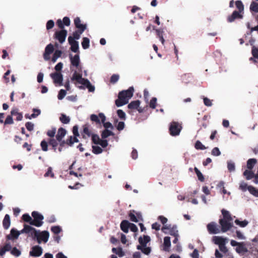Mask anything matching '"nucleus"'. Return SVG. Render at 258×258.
Segmentation results:
<instances>
[{"label":"nucleus","mask_w":258,"mask_h":258,"mask_svg":"<svg viewBox=\"0 0 258 258\" xmlns=\"http://www.w3.org/2000/svg\"><path fill=\"white\" fill-rule=\"evenodd\" d=\"M134 92L133 87H130L127 90L119 92L118 98L115 101L116 106L120 107L128 103L129 99L133 96Z\"/></svg>","instance_id":"f257e3e1"},{"label":"nucleus","mask_w":258,"mask_h":258,"mask_svg":"<svg viewBox=\"0 0 258 258\" xmlns=\"http://www.w3.org/2000/svg\"><path fill=\"white\" fill-rule=\"evenodd\" d=\"M56 128L55 127H51L47 130L46 134L49 137L47 139H44L41 142L40 145H57V142L54 137L56 136Z\"/></svg>","instance_id":"f03ea898"},{"label":"nucleus","mask_w":258,"mask_h":258,"mask_svg":"<svg viewBox=\"0 0 258 258\" xmlns=\"http://www.w3.org/2000/svg\"><path fill=\"white\" fill-rule=\"evenodd\" d=\"M182 129L181 125L177 122L172 121L170 123L169 131L172 136H178Z\"/></svg>","instance_id":"7ed1b4c3"},{"label":"nucleus","mask_w":258,"mask_h":258,"mask_svg":"<svg viewBox=\"0 0 258 258\" xmlns=\"http://www.w3.org/2000/svg\"><path fill=\"white\" fill-rule=\"evenodd\" d=\"M50 76L53 80L54 84L58 85L59 86L62 85L63 76L60 72L51 73Z\"/></svg>","instance_id":"20e7f679"},{"label":"nucleus","mask_w":258,"mask_h":258,"mask_svg":"<svg viewBox=\"0 0 258 258\" xmlns=\"http://www.w3.org/2000/svg\"><path fill=\"white\" fill-rule=\"evenodd\" d=\"M67 35V31L64 29L56 31L54 33V38L57 40L60 43L64 42Z\"/></svg>","instance_id":"39448f33"},{"label":"nucleus","mask_w":258,"mask_h":258,"mask_svg":"<svg viewBox=\"0 0 258 258\" xmlns=\"http://www.w3.org/2000/svg\"><path fill=\"white\" fill-rule=\"evenodd\" d=\"M54 50V46L51 43L48 44L46 46L43 53V58L45 60H50V54L53 52Z\"/></svg>","instance_id":"423d86ee"},{"label":"nucleus","mask_w":258,"mask_h":258,"mask_svg":"<svg viewBox=\"0 0 258 258\" xmlns=\"http://www.w3.org/2000/svg\"><path fill=\"white\" fill-rule=\"evenodd\" d=\"M243 17V14L240 13L237 11H234L232 14L228 17L227 21L231 23L234 21L235 19H241Z\"/></svg>","instance_id":"0eeeda50"},{"label":"nucleus","mask_w":258,"mask_h":258,"mask_svg":"<svg viewBox=\"0 0 258 258\" xmlns=\"http://www.w3.org/2000/svg\"><path fill=\"white\" fill-rule=\"evenodd\" d=\"M68 41L71 45V50L74 52H77L79 50L78 42L74 40V38L71 36L68 37Z\"/></svg>","instance_id":"6e6552de"},{"label":"nucleus","mask_w":258,"mask_h":258,"mask_svg":"<svg viewBox=\"0 0 258 258\" xmlns=\"http://www.w3.org/2000/svg\"><path fill=\"white\" fill-rule=\"evenodd\" d=\"M71 64L79 69L80 72H81V68L79 69L80 66V57L79 54H76L74 56L72 55H70Z\"/></svg>","instance_id":"1a4fd4ad"},{"label":"nucleus","mask_w":258,"mask_h":258,"mask_svg":"<svg viewBox=\"0 0 258 258\" xmlns=\"http://www.w3.org/2000/svg\"><path fill=\"white\" fill-rule=\"evenodd\" d=\"M66 134L67 131L64 128H59L55 136V140H56V142H61L63 137L66 136Z\"/></svg>","instance_id":"9d476101"},{"label":"nucleus","mask_w":258,"mask_h":258,"mask_svg":"<svg viewBox=\"0 0 258 258\" xmlns=\"http://www.w3.org/2000/svg\"><path fill=\"white\" fill-rule=\"evenodd\" d=\"M99 116L101 120V122L103 123L104 127L105 128V130H108V128L113 129V126L110 122H105L106 117L103 113H99Z\"/></svg>","instance_id":"9b49d317"},{"label":"nucleus","mask_w":258,"mask_h":258,"mask_svg":"<svg viewBox=\"0 0 258 258\" xmlns=\"http://www.w3.org/2000/svg\"><path fill=\"white\" fill-rule=\"evenodd\" d=\"M72 81H76L78 83L82 84L84 82L83 80H85L86 79L82 78V75L81 73H78L75 71L71 78Z\"/></svg>","instance_id":"f8f14e48"},{"label":"nucleus","mask_w":258,"mask_h":258,"mask_svg":"<svg viewBox=\"0 0 258 258\" xmlns=\"http://www.w3.org/2000/svg\"><path fill=\"white\" fill-rule=\"evenodd\" d=\"M140 101L139 100L133 101L128 104V108L130 109H138L139 112H142L143 110L139 108Z\"/></svg>","instance_id":"ddd939ff"},{"label":"nucleus","mask_w":258,"mask_h":258,"mask_svg":"<svg viewBox=\"0 0 258 258\" xmlns=\"http://www.w3.org/2000/svg\"><path fill=\"white\" fill-rule=\"evenodd\" d=\"M81 21L79 17H76L74 20V24L78 29H82V31H84L86 29V25L81 23Z\"/></svg>","instance_id":"4468645a"},{"label":"nucleus","mask_w":258,"mask_h":258,"mask_svg":"<svg viewBox=\"0 0 258 258\" xmlns=\"http://www.w3.org/2000/svg\"><path fill=\"white\" fill-rule=\"evenodd\" d=\"M182 83L187 84L192 80V76L190 74H185L181 76Z\"/></svg>","instance_id":"2eb2a0df"},{"label":"nucleus","mask_w":258,"mask_h":258,"mask_svg":"<svg viewBox=\"0 0 258 258\" xmlns=\"http://www.w3.org/2000/svg\"><path fill=\"white\" fill-rule=\"evenodd\" d=\"M83 81L84 82L82 85L85 86L88 89L89 92H93L95 91V87L90 83V81L88 79H86L85 80Z\"/></svg>","instance_id":"dca6fc26"},{"label":"nucleus","mask_w":258,"mask_h":258,"mask_svg":"<svg viewBox=\"0 0 258 258\" xmlns=\"http://www.w3.org/2000/svg\"><path fill=\"white\" fill-rule=\"evenodd\" d=\"M78 142L79 140L77 139V137L74 136H71L67 139L65 143L67 144V145H72L74 143H78Z\"/></svg>","instance_id":"f3484780"},{"label":"nucleus","mask_w":258,"mask_h":258,"mask_svg":"<svg viewBox=\"0 0 258 258\" xmlns=\"http://www.w3.org/2000/svg\"><path fill=\"white\" fill-rule=\"evenodd\" d=\"M235 6L236 8L238 9V12L242 14L244 13V5L241 1H236L235 2Z\"/></svg>","instance_id":"a211bd4d"},{"label":"nucleus","mask_w":258,"mask_h":258,"mask_svg":"<svg viewBox=\"0 0 258 258\" xmlns=\"http://www.w3.org/2000/svg\"><path fill=\"white\" fill-rule=\"evenodd\" d=\"M110 136H114V134L111 131L108 130H104L101 134V138L103 139H105Z\"/></svg>","instance_id":"6ab92c4d"},{"label":"nucleus","mask_w":258,"mask_h":258,"mask_svg":"<svg viewBox=\"0 0 258 258\" xmlns=\"http://www.w3.org/2000/svg\"><path fill=\"white\" fill-rule=\"evenodd\" d=\"M156 34L157 37L159 38L160 40L161 41L162 44H164V39L163 38V33L164 31L163 30L160 29H156Z\"/></svg>","instance_id":"aec40b11"},{"label":"nucleus","mask_w":258,"mask_h":258,"mask_svg":"<svg viewBox=\"0 0 258 258\" xmlns=\"http://www.w3.org/2000/svg\"><path fill=\"white\" fill-rule=\"evenodd\" d=\"M60 121L64 124L69 123L70 121V118L64 114H61L59 117Z\"/></svg>","instance_id":"412c9836"},{"label":"nucleus","mask_w":258,"mask_h":258,"mask_svg":"<svg viewBox=\"0 0 258 258\" xmlns=\"http://www.w3.org/2000/svg\"><path fill=\"white\" fill-rule=\"evenodd\" d=\"M90 40L87 37H84L82 42V47L86 49L89 47Z\"/></svg>","instance_id":"4be33fe9"},{"label":"nucleus","mask_w":258,"mask_h":258,"mask_svg":"<svg viewBox=\"0 0 258 258\" xmlns=\"http://www.w3.org/2000/svg\"><path fill=\"white\" fill-rule=\"evenodd\" d=\"M219 136L218 135V132L216 130L212 132L210 136V139L212 141H218Z\"/></svg>","instance_id":"5701e85b"},{"label":"nucleus","mask_w":258,"mask_h":258,"mask_svg":"<svg viewBox=\"0 0 258 258\" xmlns=\"http://www.w3.org/2000/svg\"><path fill=\"white\" fill-rule=\"evenodd\" d=\"M114 123H117V125H116V127L117 130H118L119 131L122 130L124 128L125 124L124 122H118V120L116 119L114 120Z\"/></svg>","instance_id":"b1692460"},{"label":"nucleus","mask_w":258,"mask_h":258,"mask_svg":"<svg viewBox=\"0 0 258 258\" xmlns=\"http://www.w3.org/2000/svg\"><path fill=\"white\" fill-rule=\"evenodd\" d=\"M250 10L252 12L258 13V3L252 2L250 5Z\"/></svg>","instance_id":"393cba45"},{"label":"nucleus","mask_w":258,"mask_h":258,"mask_svg":"<svg viewBox=\"0 0 258 258\" xmlns=\"http://www.w3.org/2000/svg\"><path fill=\"white\" fill-rule=\"evenodd\" d=\"M92 142L94 144H96V145H98L99 142H100V138H99V136L98 135H96V134H93L92 135Z\"/></svg>","instance_id":"a878e982"},{"label":"nucleus","mask_w":258,"mask_h":258,"mask_svg":"<svg viewBox=\"0 0 258 258\" xmlns=\"http://www.w3.org/2000/svg\"><path fill=\"white\" fill-rule=\"evenodd\" d=\"M117 114L118 116L122 120H125L126 119V115L125 112L121 109H118L117 110Z\"/></svg>","instance_id":"bb28decb"},{"label":"nucleus","mask_w":258,"mask_h":258,"mask_svg":"<svg viewBox=\"0 0 258 258\" xmlns=\"http://www.w3.org/2000/svg\"><path fill=\"white\" fill-rule=\"evenodd\" d=\"M99 118L100 117L99 115L97 116V115L95 114H92L90 116V119L92 121L96 122V124H100L101 123V121Z\"/></svg>","instance_id":"cd10ccee"},{"label":"nucleus","mask_w":258,"mask_h":258,"mask_svg":"<svg viewBox=\"0 0 258 258\" xmlns=\"http://www.w3.org/2000/svg\"><path fill=\"white\" fill-rule=\"evenodd\" d=\"M84 31H82V29H79L77 31H76L74 32L73 34V36H72L73 38H74V40L75 39H79L80 37L81 34Z\"/></svg>","instance_id":"c85d7f7f"},{"label":"nucleus","mask_w":258,"mask_h":258,"mask_svg":"<svg viewBox=\"0 0 258 258\" xmlns=\"http://www.w3.org/2000/svg\"><path fill=\"white\" fill-rule=\"evenodd\" d=\"M119 76L118 74H113L111 76L110 82L112 84L116 83L119 80Z\"/></svg>","instance_id":"c756f323"},{"label":"nucleus","mask_w":258,"mask_h":258,"mask_svg":"<svg viewBox=\"0 0 258 258\" xmlns=\"http://www.w3.org/2000/svg\"><path fill=\"white\" fill-rule=\"evenodd\" d=\"M251 54L253 57L258 59V47L253 46L251 49Z\"/></svg>","instance_id":"7c9ffc66"},{"label":"nucleus","mask_w":258,"mask_h":258,"mask_svg":"<svg viewBox=\"0 0 258 258\" xmlns=\"http://www.w3.org/2000/svg\"><path fill=\"white\" fill-rule=\"evenodd\" d=\"M67 92L63 89H61L58 92L57 98L59 100H62L66 95Z\"/></svg>","instance_id":"2f4dec72"},{"label":"nucleus","mask_w":258,"mask_h":258,"mask_svg":"<svg viewBox=\"0 0 258 258\" xmlns=\"http://www.w3.org/2000/svg\"><path fill=\"white\" fill-rule=\"evenodd\" d=\"M157 98L153 97L150 102V107L153 109H155L156 107Z\"/></svg>","instance_id":"473e14b6"},{"label":"nucleus","mask_w":258,"mask_h":258,"mask_svg":"<svg viewBox=\"0 0 258 258\" xmlns=\"http://www.w3.org/2000/svg\"><path fill=\"white\" fill-rule=\"evenodd\" d=\"M78 129H79V127L77 125H75L73 127L72 132H73L74 136H75L76 137H79L80 136Z\"/></svg>","instance_id":"72a5a7b5"},{"label":"nucleus","mask_w":258,"mask_h":258,"mask_svg":"<svg viewBox=\"0 0 258 258\" xmlns=\"http://www.w3.org/2000/svg\"><path fill=\"white\" fill-rule=\"evenodd\" d=\"M54 26V21L52 20H50L47 21L46 23V29L47 30H50L52 29Z\"/></svg>","instance_id":"f704fd0d"},{"label":"nucleus","mask_w":258,"mask_h":258,"mask_svg":"<svg viewBox=\"0 0 258 258\" xmlns=\"http://www.w3.org/2000/svg\"><path fill=\"white\" fill-rule=\"evenodd\" d=\"M83 134L87 135L88 137L91 136V133L86 125L83 126Z\"/></svg>","instance_id":"c9c22d12"},{"label":"nucleus","mask_w":258,"mask_h":258,"mask_svg":"<svg viewBox=\"0 0 258 258\" xmlns=\"http://www.w3.org/2000/svg\"><path fill=\"white\" fill-rule=\"evenodd\" d=\"M63 63L61 62H58L54 67L56 72H59L62 68Z\"/></svg>","instance_id":"e433bc0d"},{"label":"nucleus","mask_w":258,"mask_h":258,"mask_svg":"<svg viewBox=\"0 0 258 258\" xmlns=\"http://www.w3.org/2000/svg\"><path fill=\"white\" fill-rule=\"evenodd\" d=\"M204 103L207 106H211L212 105L211 100L207 97L204 98Z\"/></svg>","instance_id":"4c0bfd02"},{"label":"nucleus","mask_w":258,"mask_h":258,"mask_svg":"<svg viewBox=\"0 0 258 258\" xmlns=\"http://www.w3.org/2000/svg\"><path fill=\"white\" fill-rule=\"evenodd\" d=\"M62 22H63V24H64V25L67 26H70V18L68 17H64L63 18Z\"/></svg>","instance_id":"58836bf2"},{"label":"nucleus","mask_w":258,"mask_h":258,"mask_svg":"<svg viewBox=\"0 0 258 258\" xmlns=\"http://www.w3.org/2000/svg\"><path fill=\"white\" fill-rule=\"evenodd\" d=\"M41 113V110L39 109L33 108V118L38 116Z\"/></svg>","instance_id":"ea45409f"},{"label":"nucleus","mask_w":258,"mask_h":258,"mask_svg":"<svg viewBox=\"0 0 258 258\" xmlns=\"http://www.w3.org/2000/svg\"><path fill=\"white\" fill-rule=\"evenodd\" d=\"M43 74L42 73H39L37 77V82L39 83H41L43 81Z\"/></svg>","instance_id":"a19ab883"},{"label":"nucleus","mask_w":258,"mask_h":258,"mask_svg":"<svg viewBox=\"0 0 258 258\" xmlns=\"http://www.w3.org/2000/svg\"><path fill=\"white\" fill-rule=\"evenodd\" d=\"M61 54H62V51L61 50H56L54 51V53H53V55L54 56L57 58H58V57L61 56Z\"/></svg>","instance_id":"79ce46f5"},{"label":"nucleus","mask_w":258,"mask_h":258,"mask_svg":"<svg viewBox=\"0 0 258 258\" xmlns=\"http://www.w3.org/2000/svg\"><path fill=\"white\" fill-rule=\"evenodd\" d=\"M56 24L59 28L62 29V30L63 29L64 24H63L62 21L60 19H58L56 21Z\"/></svg>","instance_id":"37998d69"},{"label":"nucleus","mask_w":258,"mask_h":258,"mask_svg":"<svg viewBox=\"0 0 258 258\" xmlns=\"http://www.w3.org/2000/svg\"><path fill=\"white\" fill-rule=\"evenodd\" d=\"M99 145H108V141L105 139H100L98 144Z\"/></svg>","instance_id":"c03bdc74"},{"label":"nucleus","mask_w":258,"mask_h":258,"mask_svg":"<svg viewBox=\"0 0 258 258\" xmlns=\"http://www.w3.org/2000/svg\"><path fill=\"white\" fill-rule=\"evenodd\" d=\"M67 99L69 100V101H76V100H77V96H74V95H71V96H68L67 98Z\"/></svg>","instance_id":"a18cd8bd"},{"label":"nucleus","mask_w":258,"mask_h":258,"mask_svg":"<svg viewBox=\"0 0 258 258\" xmlns=\"http://www.w3.org/2000/svg\"><path fill=\"white\" fill-rule=\"evenodd\" d=\"M222 125L224 127H228L229 126V121L226 119H224L222 121Z\"/></svg>","instance_id":"49530a36"},{"label":"nucleus","mask_w":258,"mask_h":258,"mask_svg":"<svg viewBox=\"0 0 258 258\" xmlns=\"http://www.w3.org/2000/svg\"><path fill=\"white\" fill-rule=\"evenodd\" d=\"M48 91V88L45 86H41V92L42 94L45 93Z\"/></svg>","instance_id":"de8ad7c7"},{"label":"nucleus","mask_w":258,"mask_h":258,"mask_svg":"<svg viewBox=\"0 0 258 258\" xmlns=\"http://www.w3.org/2000/svg\"><path fill=\"white\" fill-rule=\"evenodd\" d=\"M139 10H140V8H139L137 6H133V7L132 8V9L131 10V12L132 13H135L137 11Z\"/></svg>","instance_id":"09e8293b"},{"label":"nucleus","mask_w":258,"mask_h":258,"mask_svg":"<svg viewBox=\"0 0 258 258\" xmlns=\"http://www.w3.org/2000/svg\"><path fill=\"white\" fill-rule=\"evenodd\" d=\"M64 87L67 90H69L70 89V81L68 80L64 84Z\"/></svg>","instance_id":"8fccbe9b"},{"label":"nucleus","mask_w":258,"mask_h":258,"mask_svg":"<svg viewBox=\"0 0 258 258\" xmlns=\"http://www.w3.org/2000/svg\"><path fill=\"white\" fill-rule=\"evenodd\" d=\"M155 23H156L158 25L160 24V22L159 21V17L158 16H156L155 17Z\"/></svg>","instance_id":"3c124183"},{"label":"nucleus","mask_w":258,"mask_h":258,"mask_svg":"<svg viewBox=\"0 0 258 258\" xmlns=\"http://www.w3.org/2000/svg\"><path fill=\"white\" fill-rule=\"evenodd\" d=\"M100 43L101 45H104L106 44V40L104 38H101L100 40Z\"/></svg>","instance_id":"603ef678"},{"label":"nucleus","mask_w":258,"mask_h":258,"mask_svg":"<svg viewBox=\"0 0 258 258\" xmlns=\"http://www.w3.org/2000/svg\"><path fill=\"white\" fill-rule=\"evenodd\" d=\"M157 1L156 0H153L151 3V5L153 7H155L157 6Z\"/></svg>","instance_id":"864d4df0"},{"label":"nucleus","mask_w":258,"mask_h":258,"mask_svg":"<svg viewBox=\"0 0 258 258\" xmlns=\"http://www.w3.org/2000/svg\"><path fill=\"white\" fill-rule=\"evenodd\" d=\"M144 96L145 98H147V97L149 96V92L147 90H144Z\"/></svg>","instance_id":"5fc2aeb1"},{"label":"nucleus","mask_w":258,"mask_h":258,"mask_svg":"<svg viewBox=\"0 0 258 258\" xmlns=\"http://www.w3.org/2000/svg\"><path fill=\"white\" fill-rule=\"evenodd\" d=\"M234 1L231 0L229 3V7L233 8V7Z\"/></svg>","instance_id":"6e6d98bb"},{"label":"nucleus","mask_w":258,"mask_h":258,"mask_svg":"<svg viewBox=\"0 0 258 258\" xmlns=\"http://www.w3.org/2000/svg\"><path fill=\"white\" fill-rule=\"evenodd\" d=\"M183 101L185 103L189 102L191 101V99L190 98H187L184 99Z\"/></svg>","instance_id":"4d7b16f0"},{"label":"nucleus","mask_w":258,"mask_h":258,"mask_svg":"<svg viewBox=\"0 0 258 258\" xmlns=\"http://www.w3.org/2000/svg\"><path fill=\"white\" fill-rule=\"evenodd\" d=\"M57 58L55 57L54 56H52V57L51 58V61L54 63L55 62H56V60H57Z\"/></svg>","instance_id":"13d9d810"},{"label":"nucleus","mask_w":258,"mask_h":258,"mask_svg":"<svg viewBox=\"0 0 258 258\" xmlns=\"http://www.w3.org/2000/svg\"><path fill=\"white\" fill-rule=\"evenodd\" d=\"M174 53H175L176 56H177L178 50L175 45H174Z\"/></svg>","instance_id":"bf43d9fd"},{"label":"nucleus","mask_w":258,"mask_h":258,"mask_svg":"<svg viewBox=\"0 0 258 258\" xmlns=\"http://www.w3.org/2000/svg\"><path fill=\"white\" fill-rule=\"evenodd\" d=\"M153 48L154 49V50L156 51V52H157V50H158V47L155 45V44H154L153 45Z\"/></svg>","instance_id":"052dcab7"},{"label":"nucleus","mask_w":258,"mask_h":258,"mask_svg":"<svg viewBox=\"0 0 258 258\" xmlns=\"http://www.w3.org/2000/svg\"><path fill=\"white\" fill-rule=\"evenodd\" d=\"M195 145H203L200 141H197L195 143Z\"/></svg>","instance_id":"680f3d73"},{"label":"nucleus","mask_w":258,"mask_h":258,"mask_svg":"<svg viewBox=\"0 0 258 258\" xmlns=\"http://www.w3.org/2000/svg\"><path fill=\"white\" fill-rule=\"evenodd\" d=\"M150 28H151V27H150V26H149L148 27H147L146 28V30L147 31H148L149 30H150Z\"/></svg>","instance_id":"e2e57ef3"},{"label":"nucleus","mask_w":258,"mask_h":258,"mask_svg":"<svg viewBox=\"0 0 258 258\" xmlns=\"http://www.w3.org/2000/svg\"><path fill=\"white\" fill-rule=\"evenodd\" d=\"M203 126L205 128H206V127H207V125H206V124H203Z\"/></svg>","instance_id":"0e129e2a"},{"label":"nucleus","mask_w":258,"mask_h":258,"mask_svg":"<svg viewBox=\"0 0 258 258\" xmlns=\"http://www.w3.org/2000/svg\"><path fill=\"white\" fill-rule=\"evenodd\" d=\"M247 27H248V28H249V23H248V24H247Z\"/></svg>","instance_id":"69168bd1"},{"label":"nucleus","mask_w":258,"mask_h":258,"mask_svg":"<svg viewBox=\"0 0 258 258\" xmlns=\"http://www.w3.org/2000/svg\"><path fill=\"white\" fill-rule=\"evenodd\" d=\"M212 35H213V36H215V35H216V33H214H214H212Z\"/></svg>","instance_id":"338daca9"},{"label":"nucleus","mask_w":258,"mask_h":258,"mask_svg":"<svg viewBox=\"0 0 258 258\" xmlns=\"http://www.w3.org/2000/svg\"><path fill=\"white\" fill-rule=\"evenodd\" d=\"M160 110H161V112L163 111V109H161Z\"/></svg>","instance_id":"774afa93"}]
</instances>
